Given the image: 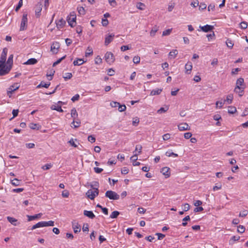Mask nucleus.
<instances>
[{
  "label": "nucleus",
  "mask_w": 248,
  "mask_h": 248,
  "mask_svg": "<svg viewBox=\"0 0 248 248\" xmlns=\"http://www.w3.org/2000/svg\"><path fill=\"white\" fill-rule=\"evenodd\" d=\"M13 57V54L10 55L7 61L6 65L5 64V67L0 68V76H4L9 73L12 67Z\"/></svg>",
  "instance_id": "obj_1"
},
{
  "label": "nucleus",
  "mask_w": 248,
  "mask_h": 248,
  "mask_svg": "<svg viewBox=\"0 0 248 248\" xmlns=\"http://www.w3.org/2000/svg\"><path fill=\"white\" fill-rule=\"evenodd\" d=\"M93 190L89 189L87 191L86 194L88 198L91 200H93L95 197L98 195L99 190L98 188H93Z\"/></svg>",
  "instance_id": "obj_2"
},
{
  "label": "nucleus",
  "mask_w": 248,
  "mask_h": 248,
  "mask_svg": "<svg viewBox=\"0 0 248 248\" xmlns=\"http://www.w3.org/2000/svg\"><path fill=\"white\" fill-rule=\"evenodd\" d=\"M8 52L7 48L5 47L3 49L0 59V68L5 67V62L6 60V56Z\"/></svg>",
  "instance_id": "obj_3"
},
{
  "label": "nucleus",
  "mask_w": 248,
  "mask_h": 248,
  "mask_svg": "<svg viewBox=\"0 0 248 248\" xmlns=\"http://www.w3.org/2000/svg\"><path fill=\"white\" fill-rule=\"evenodd\" d=\"M105 196L110 200H116L120 198V196L117 193L111 190H108L105 193Z\"/></svg>",
  "instance_id": "obj_4"
},
{
  "label": "nucleus",
  "mask_w": 248,
  "mask_h": 248,
  "mask_svg": "<svg viewBox=\"0 0 248 248\" xmlns=\"http://www.w3.org/2000/svg\"><path fill=\"white\" fill-rule=\"evenodd\" d=\"M67 22L71 27H73L75 25L74 23H76V15L74 12L71 13L70 16H68L67 18Z\"/></svg>",
  "instance_id": "obj_5"
},
{
  "label": "nucleus",
  "mask_w": 248,
  "mask_h": 248,
  "mask_svg": "<svg viewBox=\"0 0 248 248\" xmlns=\"http://www.w3.org/2000/svg\"><path fill=\"white\" fill-rule=\"evenodd\" d=\"M28 22L27 14H24L22 18L20 31H24L26 29L27 25Z\"/></svg>",
  "instance_id": "obj_6"
},
{
  "label": "nucleus",
  "mask_w": 248,
  "mask_h": 248,
  "mask_svg": "<svg viewBox=\"0 0 248 248\" xmlns=\"http://www.w3.org/2000/svg\"><path fill=\"white\" fill-rule=\"evenodd\" d=\"M105 58L106 61L109 64L112 63L115 60L113 54L110 52H107L106 53Z\"/></svg>",
  "instance_id": "obj_7"
},
{
  "label": "nucleus",
  "mask_w": 248,
  "mask_h": 248,
  "mask_svg": "<svg viewBox=\"0 0 248 248\" xmlns=\"http://www.w3.org/2000/svg\"><path fill=\"white\" fill-rule=\"evenodd\" d=\"M35 16L37 18H38L41 16V12L42 10V4L41 2H38L35 7Z\"/></svg>",
  "instance_id": "obj_8"
},
{
  "label": "nucleus",
  "mask_w": 248,
  "mask_h": 248,
  "mask_svg": "<svg viewBox=\"0 0 248 248\" xmlns=\"http://www.w3.org/2000/svg\"><path fill=\"white\" fill-rule=\"evenodd\" d=\"M60 47V45L59 43L57 42H54L51 46V51L53 54H57L58 52V50Z\"/></svg>",
  "instance_id": "obj_9"
},
{
  "label": "nucleus",
  "mask_w": 248,
  "mask_h": 248,
  "mask_svg": "<svg viewBox=\"0 0 248 248\" xmlns=\"http://www.w3.org/2000/svg\"><path fill=\"white\" fill-rule=\"evenodd\" d=\"M200 28H201L202 31L205 32H207L208 31H212L214 29L213 26L209 25H206L203 26H200Z\"/></svg>",
  "instance_id": "obj_10"
},
{
  "label": "nucleus",
  "mask_w": 248,
  "mask_h": 248,
  "mask_svg": "<svg viewBox=\"0 0 248 248\" xmlns=\"http://www.w3.org/2000/svg\"><path fill=\"white\" fill-rule=\"evenodd\" d=\"M56 26H57V28L58 29L60 30L61 29H62V28L64 27V26H65V25L66 24V22L64 19H63L62 18L61 19H59V20L56 21Z\"/></svg>",
  "instance_id": "obj_11"
},
{
  "label": "nucleus",
  "mask_w": 248,
  "mask_h": 248,
  "mask_svg": "<svg viewBox=\"0 0 248 248\" xmlns=\"http://www.w3.org/2000/svg\"><path fill=\"white\" fill-rule=\"evenodd\" d=\"M72 227L75 233H78L80 232V226L76 221L72 222Z\"/></svg>",
  "instance_id": "obj_12"
},
{
  "label": "nucleus",
  "mask_w": 248,
  "mask_h": 248,
  "mask_svg": "<svg viewBox=\"0 0 248 248\" xmlns=\"http://www.w3.org/2000/svg\"><path fill=\"white\" fill-rule=\"evenodd\" d=\"M114 37V34H110L107 35L105 37V45L108 46L109 43H110L112 41Z\"/></svg>",
  "instance_id": "obj_13"
},
{
  "label": "nucleus",
  "mask_w": 248,
  "mask_h": 248,
  "mask_svg": "<svg viewBox=\"0 0 248 248\" xmlns=\"http://www.w3.org/2000/svg\"><path fill=\"white\" fill-rule=\"evenodd\" d=\"M178 129L180 131L190 130V127L187 123H182L178 125Z\"/></svg>",
  "instance_id": "obj_14"
},
{
  "label": "nucleus",
  "mask_w": 248,
  "mask_h": 248,
  "mask_svg": "<svg viewBox=\"0 0 248 248\" xmlns=\"http://www.w3.org/2000/svg\"><path fill=\"white\" fill-rule=\"evenodd\" d=\"M19 86L18 83H15L8 88L9 93H13L15 91L18 89Z\"/></svg>",
  "instance_id": "obj_15"
},
{
  "label": "nucleus",
  "mask_w": 248,
  "mask_h": 248,
  "mask_svg": "<svg viewBox=\"0 0 248 248\" xmlns=\"http://www.w3.org/2000/svg\"><path fill=\"white\" fill-rule=\"evenodd\" d=\"M84 216L88 217L90 218L93 219L95 217V215L92 211L84 210L83 212Z\"/></svg>",
  "instance_id": "obj_16"
},
{
  "label": "nucleus",
  "mask_w": 248,
  "mask_h": 248,
  "mask_svg": "<svg viewBox=\"0 0 248 248\" xmlns=\"http://www.w3.org/2000/svg\"><path fill=\"white\" fill-rule=\"evenodd\" d=\"M42 216V213H39V214H36V215H34L33 216H29V215H28L27 216V217L28 218V220L29 221H30L34 220V219H35L36 218H40Z\"/></svg>",
  "instance_id": "obj_17"
},
{
  "label": "nucleus",
  "mask_w": 248,
  "mask_h": 248,
  "mask_svg": "<svg viewBox=\"0 0 248 248\" xmlns=\"http://www.w3.org/2000/svg\"><path fill=\"white\" fill-rule=\"evenodd\" d=\"M170 168L168 167H164L161 169V172L167 177L170 176V172H169Z\"/></svg>",
  "instance_id": "obj_18"
},
{
  "label": "nucleus",
  "mask_w": 248,
  "mask_h": 248,
  "mask_svg": "<svg viewBox=\"0 0 248 248\" xmlns=\"http://www.w3.org/2000/svg\"><path fill=\"white\" fill-rule=\"evenodd\" d=\"M234 92L238 93L240 96H242L244 93V90L243 88L240 87H238V86H236L234 89Z\"/></svg>",
  "instance_id": "obj_19"
},
{
  "label": "nucleus",
  "mask_w": 248,
  "mask_h": 248,
  "mask_svg": "<svg viewBox=\"0 0 248 248\" xmlns=\"http://www.w3.org/2000/svg\"><path fill=\"white\" fill-rule=\"evenodd\" d=\"M37 62V61L35 58H31L24 63L25 64L31 65L34 64Z\"/></svg>",
  "instance_id": "obj_20"
},
{
  "label": "nucleus",
  "mask_w": 248,
  "mask_h": 248,
  "mask_svg": "<svg viewBox=\"0 0 248 248\" xmlns=\"http://www.w3.org/2000/svg\"><path fill=\"white\" fill-rule=\"evenodd\" d=\"M162 91V89H156L153 90L150 93L151 95H158L161 93Z\"/></svg>",
  "instance_id": "obj_21"
},
{
  "label": "nucleus",
  "mask_w": 248,
  "mask_h": 248,
  "mask_svg": "<svg viewBox=\"0 0 248 248\" xmlns=\"http://www.w3.org/2000/svg\"><path fill=\"white\" fill-rule=\"evenodd\" d=\"M50 82L45 83L44 81H41V83L37 86V88H40L41 87H44L46 88H47L50 86Z\"/></svg>",
  "instance_id": "obj_22"
},
{
  "label": "nucleus",
  "mask_w": 248,
  "mask_h": 248,
  "mask_svg": "<svg viewBox=\"0 0 248 248\" xmlns=\"http://www.w3.org/2000/svg\"><path fill=\"white\" fill-rule=\"evenodd\" d=\"M192 65L191 62L187 63L185 65V69L186 73L189 74L192 70Z\"/></svg>",
  "instance_id": "obj_23"
},
{
  "label": "nucleus",
  "mask_w": 248,
  "mask_h": 248,
  "mask_svg": "<svg viewBox=\"0 0 248 248\" xmlns=\"http://www.w3.org/2000/svg\"><path fill=\"white\" fill-rule=\"evenodd\" d=\"M71 124L73 125H71L72 127L73 126V127L75 128H78L80 126V121L79 120H77L76 121L73 120L72 123H71Z\"/></svg>",
  "instance_id": "obj_24"
},
{
  "label": "nucleus",
  "mask_w": 248,
  "mask_h": 248,
  "mask_svg": "<svg viewBox=\"0 0 248 248\" xmlns=\"http://www.w3.org/2000/svg\"><path fill=\"white\" fill-rule=\"evenodd\" d=\"M71 117L73 118L74 120H75L76 118L78 117V114L76 110V109L74 108L71 110Z\"/></svg>",
  "instance_id": "obj_25"
},
{
  "label": "nucleus",
  "mask_w": 248,
  "mask_h": 248,
  "mask_svg": "<svg viewBox=\"0 0 248 248\" xmlns=\"http://www.w3.org/2000/svg\"><path fill=\"white\" fill-rule=\"evenodd\" d=\"M44 227V221H41V222H38L36 224L32 226V227L31 228V230H33L36 228H40V227Z\"/></svg>",
  "instance_id": "obj_26"
},
{
  "label": "nucleus",
  "mask_w": 248,
  "mask_h": 248,
  "mask_svg": "<svg viewBox=\"0 0 248 248\" xmlns=\"http://www.w3.org/2000/svg\"><path fill=\"white\" fill-rule=\"evenodd\" d=\"M142 146L140 144L137 145L136 146V148L135 151H134V153H137L138 155L140 154L141 153L142 151Z\"/></svg>",
  "instance_id": "obj_27"
},
{
  "label": "nucleus",
  "mask_w": 248,
  "mask_h": 248,
  "mask_svg": "<svg viewBox=\"0 0 248 248\" xmlns=\"http://www.w3.org/2000/svg\"><path fill=\"white\" fill-rule=\"evenodd\" d=\"M7 218L8 221L10 222L12 224H13L14 226H16V222L17 221V219H16L15 218L10 217H8Z\"/></svg>",
  "instance_id": "obj_28"
},
{
  "label": "nucleus",
  "mask_w": 248,
  "mask_h": 248,
  "mask_svg": "<svg viewBox=\"0 0 248 248\" xmlns=\"http://www.w3.org/2000/svg\"><path fill=\"white\" fill-rule=\"evenodd\" d=\"M84 62L82 59H78L74 61L73 64L74 65H80Z\"/></svg>",
  "instance_id": "obj_29"
},
{
  "label": "nucleus",
  "mask_w": 248,
  "mask_h": 248,
  "mask_svg": "<svg viewBox=\"0 0 248 248\" xmlns=\"http://www.w3.org/2000/svg\"><path fill=\"white\" fill-rule=\"evenodd\" d=\"M178 54V51L176 49L172 50L171 51H170L169 53V56L170 58H174L176 56V55Z\"/></svg>",
  "instance_id": "obj_30"
},
{
  "label": "nucleus",
  "mask_w": 248,
  "mask_h": 248,
  "mask_svg": "<svg viewBox=\"0 0 248 248\" xmlns=\"http://www.w3.org/2000/svg\"><path fill=\"white\" fill-rule=\"evenodd\" d=\"M233 99V95L232 94H229L227 96V98L226 100H224L225 102H227L228 104H231L232 103V101Z\"/></svg>",
  "instance_id": "obj_31"
},
{
  "label": "nucleus",
  "mask_w": 248,
  "mask_h": 248,
  "mask_svg": "<svg viewBox=\"0 0 248 248\" xmlns=\"http://www.w3.org/2000/svg\"><path fill=\"white\" fill-rule=\"evenodd\" d=\"M236 111V108L233 106H229L228 107V112L230 114H233Z\"/></svg>",
  "instance_id": "obj_32"
},
{
  "label": "nucleus",
  "mask_w": 248,
  "mask_h": 248,
  "mask_svg": "<svg viewBox=\"0 0 248 248\" xmlns=\"http://www.w3.org/2000/svg\"><path fill=\"white\" fill-rule=\"evenodd\" d=\"M77 10L80 15H84L85 14V10L83 7H78Z\"/></svg>",
  "instance_id": "obj_33"
},
{
  "label": "nucleus",
  "mask_w": 248,
  "mask_h": 248,
  "mask_svg": "<svg viewBox=\"0 0 248 248\" xmlns=\"http://www.w3.org/2000/svg\"><path fill=\"white\" fill-rule=\"evenodd\" d=\"M21 183V181L19 180L16 178H15L14 180L11 181V183L15 186H19Z\"/></svg>",
  "instance_id": "obj_34"
},
{
  "label": "nucleus",
  "mask_w": 248,
  "mask_h": 248,
  "mask_svg": "<svg viewBox=\"0 0 248 248\" xmlns=\"http://www.w3.org/2000/svg\"><path fill=\"white\" fill-rule=\"evenodd\" d=\"M137 8L140 10H143L145 7V5L141 2H139L137 4Z\"/></svg>",
  "instance_id": "obj_35"
},
{
  "label": "nucleus",
  "mask_w": 248,
  "mask_h": 248,
  "mask_svg": "<svg viewBox=\"0 0 248 248\" xmlns=\"http://www.w3.org/2000/svg\"><path fill=\"white\" fill-rule=\"evenodd\" d=\"M51 109L53 110H57L59 112H61L63 111V110L61 106H60L53 105L51 107Z\"/></svg>",
  "instance_id": "obj_36"
},
{
  "label": "nucleus",
  "mask_w": 248,
  "mask_h": 248,
  "mask_svg": "<svg viewBox=\"0 0 248 248\" xmlns=\"http://www.w3.org/2000/svg\"><path fill=\"white\" fill-rule=\"evenodd\" d=\"M120 212L117 211H115L112 212L110 215V217L111 218H116L119 215Z\"/></svg>",
  "instance_id": "obj_37"
},
{
  "label": "nucleus",
  "mask_w": 248,
  "mask_h": 248,
  "mask_svg": "<svg viewBox=\"0 0 248 248\" xmlns=\"http://www.w3.org/2000/svg\"><path fill=\"white\" fill-rule=\"evenodd\" d=\"M44 227L46 226H53L54 225V222L52 220L48 221H44Z\"/></svg>",
  "instance_id": "obj_38"
},
{
  "label": "nucleus",
  "mask_w": 248,
  "mask_h": 248,
  "mask_svg": "<svg viewBox=\"0 0 248 248\" xmlns=\"http://www.w3.org/2000/svg\"><path fill=\"white\" fill-rule=\"evenodd\" d=\"M226 44L227 46L230 48H232L233 46V43H232V41L230 39H227Z\"/></svg>",
  "instance_id": "obj_39"
},
{
  "label": "nucleus",
  "mask_w": 248,
  "mask_h": 248,
  "mask_svg": "<svg viewBox=\"0 0 248 248\" xmlns=\"http://www.w3.org/2000/svg\"><path fill=\"white\" fill-rule=\"evenodd\" d=\"M140 123L139 118L138 117H135L133 118L132 124L135 126H137Z\"/></svg>",
  "instance_id": "obj_40"
},
{
  "label": "nucleus",
  "mask_w": 248,
  "mask_h": 248,
  "mask_svg": "<svg viewBox=\"0 0 248 248\" xmlns=\"http://www.w3.org/2000/svg\"><path fill=\"white\" fill-rule=\"evenodd\" d=\"M158 31V27H157L156 26L153 27V28L150 31V35L151 36H154L155 34V33Z\"/></svg>",
  "instance_id": "obj_41"
},
{
  "label": "nucleus",
  "mask_w": 248,
  "mask_h": 248,
  "mask_svg": "<svg viewBox=\"0 0 248 248\" xmlns=\"http://www.w3.org/2000/svg\"><path fill=\"white\" fill-rule=\"evenodd\" d=\"M66 56L65 55V56H63L62 57L58 59L55 62H54L53 64V66L54 67V66H56L57 64H58L59 63H60L63 60H64Z\"/></svg>",
  "instance_id": "obj_42"
},
{
  "label": "nucleus",
  "mask_w": 248,
  "mask_h": 248,
  "mask_svg": "<svg viewBox=\"0 0 248 248\" xmlns=\"http://www.w3.org/2000/svg\"><path fill=\"white\" fill-rule=\"evenodd\" d=\"M87 51L86 52V53H85V56L86 57H88V56H89L90 55H92L93 53V51L92 48H91L89 46L88 47Z\"/></svg>",
  "instance_id": "obj_43"
},
{
  "label": "nucleus",
  "mask_w": 248,
  "mask_h": 248,
  "mask_svg": "<svg viewBox=\"0 0 248 248\" xmlns=\"http://www.w3.org/2000/svg\"><path fill=\"white\" fill-rule=\"evenodd\" d=\"M244 82V79L243 78H239L236 83V86H238V87H240L242 85V84Z\"/></svg>",
  "instance_id": "obj_44"
},
{
  "label": "nucleus",
  "mask_w": 248,
  "mask_h": 248,
  "mask_svg": "<svg viewBox=\"0 0 248 248\" xmlns=\"http://www.w3.org/2000/svg\"><path fill=\"white\" fill-rule=\"evenodd\" d=\"M245 231V228L244 226L239 225L238 226L237 232L239 233H243Z\"/></svg>",
  "instance_id": "obj_45"
},
{
  "label": "nucleus",
  "mask_w": 248,
  "mask_h": 248,
  "mask_svg": "<svg viewBox=\"0 0 248 248\" xmlns=\"http://www.w3.org/2000/svg\"><path fill=\"white\" fill-rule=\"evenodd\" d=\"M40 126H39L37 124L31 123L30 124V127L32 129H39Z\"/></svg>",
  "instance_id": "obj_46"
},
{
  "label": "nucleus",
  "mask_w": 248,
  "mask_h": 248,
  "mask_svg": "<svg viewBox=\"0 0 248 248\" xmlns=\"http://www.w3.org/2000/svg\"><path fill=\"white\" fill-rule=\"evenodd\" d=\"M126 108V106L125 105H121L120 104V105L118 106V110L120 112H123L124 111Z\"/></svg>",
  "instance_id": "obj_47"
},
{
  "label": "nucleus",
  "mask_w": 248,
  "mask_h": 248,
  "mask_svg": "<svg viewBox=\"0 0 248 248\" xmlns=\"http://www.w3.org/2000/svg\"><path fill=\"white\" fill-rule=\"evenodd\" d=\"M166 155L169 157L171 156L172 155H173L175 157L178 156V155L177 154L174 153L173 152H172L170 151L166 152Z\"/></svg>",
  "instance_id": "obj_48"
},
{
  "label": "nucleus",
  "mask_w": 248,
  "mask_h": 248,
  "mask_svg": "<svg viewBox=\"0 0 248 248\" xmlns=\"http://www.w3.org/2000/svg\"><path fill=\"white\" fill-rule=\"evenodd\" d=\"M140 57L139 56H135L133 58V62L134 63L138 64L140 62Z\"/></svg>",
  "instance_id": "obj_49"
},
{
  "label": "nucleus",
  "mask_w": 248,
  "mask_h": 248,
  "mask_svg": "<svg viewBox=\"0 0 248 248\" xmlns=\"http://www.w3.org/2000/svg\"><path fill=\"white\" fill-rule=\"evenodd\" d=\"M240 28L242 29H246L248 27V24L245 21H243L240 24Z\"/></svg>",
  "instance_id": "obj_50"
},
{
  "label": "nucleus",
  "mask_w": 248,
  "mask_h": 248,
  "mask_svg": "<svg viewBox=\"0 0 248 248\" xmlns=\"http://www.w3.org/2000/svg\"><path fill=\"white\" fill-rule=\"evenodd\" d=\"M22 5H23V0H20L18 2V5H17V6L16 7V9H15V11L16 12H17L19 10V9L21 7Z\"/></svg>",
  "instance_id": "obj_51"
},
{
  "label": "nucleus",
  "mask_w": 248,
  "mask_h": 248,
  "mask_svg": "<svg viewBox=\"0 0 248 248\" xmlns=\"http://www.w3.org/2000/svg\"><path fill=\"white\" fill-rule=\"evenodd\" d=\"M172 31V29H167L163 31L162 35L166 36L169 35Z\"/></svg>",
  "instance_id": "obj_52"
},
{
  "label": "nucleus",
  "mask_w": 248,
  "mask_h": 248,
  "mask_svg": "<svg viewBox=\"0 0 248 248\" xmlns=\"http://www.w3.org/2000/svg\"><path fill=\"white\" fill-rule=\"evenodd\" d=\"M72 77V74L71 73H67L65 74V76H63V78L65 80L70 79Z\"/></svg>",
  "instance_id": "obj_53"
},
{
  "label": "nucleus",
  "mask_w": 248,
  "mask_h": 248,
  "mask_svg": "<svg viewBox=\"0 0 248 248\" xmlns=\"http://www.w3.org/2000/svg\"><path fill=\"white\" fill-rule=\"evenodd\" d=\"M138 154L136 153L134 155L130 157V160L132 161L135 162L138 159Z\"/></svg>",
  "instance_id": "obj_54"
},
{
  "label": "nucleus",
  "mask_w": 248,
  "mask_h": 248,
  "mask_svg": "<svg viewBox=\"0 0 248 248\" xmlns=\"http://www.w3.org/2000/svg\"><path fill=\"white\" fill-rule=\"evenodd\" d=\"M52 167V165L50 164H46L42 167V169L44 170H49Z\"/></svg>",
  "instance_id": "obj_55"
},
{
  "label": "nucleus",
  "mask_w": 248,
  "mask_h": 248,
  "mask_svg": "<svg viewBox=\"0 0 248 248\" xmlns=\"http://www.w3.org/2000/svg\"><path fill=\"white\" fill-rule=\"evenodd\" d=\"M102 25L106 27L108 24V21L107 18H103L102 20Z\"/></svg>",
  "instance_id": "obj_56"
},
{
  "label": "nucleus",
  "mask_w": 248,
  "mask_h": 248,
  "mask_svg": "<svg viewBox=\"0 0 248 248\" xmlns=\"http://www.w3.org/2000/svg\"><path fill=\"white\" fill-rule=\"evenodd\" d=\"M128 172L129 169L126 167H124L121 170V172L123 174H126L128 173Z\"/></svg>",
  "instance_id": "obj_57"
},
{
  "label": "nucleus",
  "mask_w": 248,
  "mask_h": 248,
  "mask_svg": "<svg viewBox=\"0 0 248 248\" xmlns=\"http://www.w3.org/2000/svg\"><path fill=\"white\" fill-rule=\"evenodd\" d=\"M88 141L91 143H93L95 141V138L92 135H90L88 138Z\"/></svg>",
  "instance_id": "obj_58"
},
{
  "label": "nucleus",
  "mask_w": 248,
  "mask_h": 248,
  "mask_svg": "<svg viewBox=\"0 0 248 248\" xmlns=\"http://www.w3.org/2000/svg\"><path fill=\"white\" fill-rule=\"evenodd\" d=\"M62 195L63 197L67 198L69 195V193L67 190H64L62 192Z\"/></svg>",
  "instance_id": "obj_59"
},
{
  "label": "nucleus",
  "mask_w": 248,
  "mask_h": 248,
  "mask_svg": "<svg viewBox=\"0 0 248 248\" xmlns=\"http://www.w3.org/2000/svg\"><path fill=\"white\" fill-rule=\"evenodd\" d=\"M119 105H120V103L117 102L112 101L110 103V106L113 108L118 107Z\"/></svg>",
  "instance_id": "obj_60"
},
{
  "label": "nucleus",
  "mask_w": 248,
  "mask_h": 248,
  "mask_svg": "<svg viewBox=\"0 0 248 248\" xmlns=\"http://www.w3.org/2000/svg\"><path fill=\"white\" fill-rule=\"evenodd\" d=\"M190 209V205L188 203H185L184 205L183 210L184 211H187Z\"/></svg>",
  "instance_id": "obj_61"
},
{
  "label": "nucleus",
  "mask_w": 248,
  "mask_h": 248,
  "mask_svg": "<svg viewBox=\"0 0 248 248\" xmlns=\"http://www.w3.org/2000/svg\"><path fill=\"white\" fill-rule=\"evenodd\" d=\"M109 4L113 7L117 5V2L115 0H108Z\"/></svg>",
  "instance_id": "obj_62"
},
{
  "label": "nucleus",
  "mask_w": 248,
  "mask_h": 248,
  "mask_svg": "<svg viewBox=\"0 0 248 248\" xmlns=\"http://www.w3.org/2000/svg\"><path fill=\"white\" fill-rule=\"evenodd\" d=\"M115 71L112 68L109 69L108 71V74L109 76H112L114 75Z\"/></svg>",
  "instance_id": "obj_63"
},
{
  "label": "nucleus",
  "mask_w": 248,
  "mask_h": 248,
  "mask_svg": "<svg viewBox=\"0 0 248 248\" xmlns=\"http://www.w3.org/2000/svg\"><path fill=\"white\" fill-rule=\"evenodd\" d=\"M206 8V5L204 3H201L199 5V9L200 10H202Z\"/></svg>",
  "instance_id": "obj_64"
}]
</instances>
